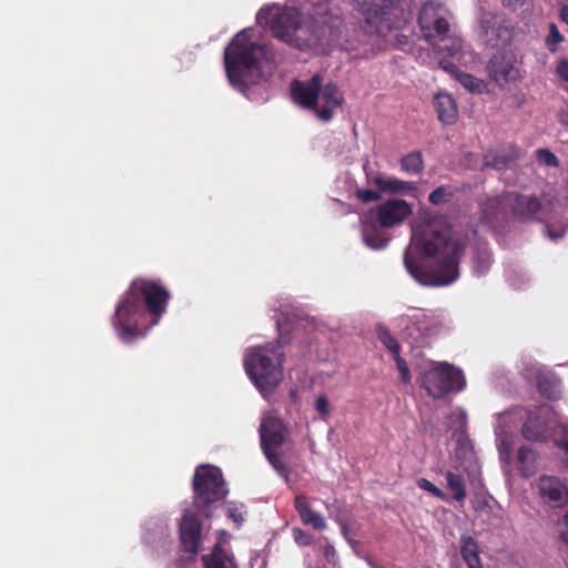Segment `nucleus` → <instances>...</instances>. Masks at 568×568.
<instances>
[{"label":"nucleus","mask_w":568,"mask_h":568,"mask_svg":"<svg viewBox=\"0 0 568 568\" xmlns=\"http://www.w3.org/2000/svg\"><path fill=\"white\" fill-rule=\"evenodd\" d=\"M315 409L318 412L322 418L326 419L329 414V403L325 395H320L315 400Z\"/></svg>","instance_id":"obj_40"},{"label":"nucleus","mask_w":568,"mask_h":568,"mask_svg":"<svg viewBox=\"0 0 568 568\" xmlns=\"http://www.w3.org/2000/svg\"><path fill=\"white\" fill-rule=\"evenodd\" d=\"M417 486L420 489L439 498L440 500H444V501L448 500V495L426 478H419L417 480Z\"/></svg>","instance_id":"obj_36"},{"label":"nucleus","mask_w":568,"mask_h":568,"mask_svg":"<svg viewBox=\"0 0 568 568\" xmlns=\"http://www.w3.org/2000/svg\"><path fill=\"white\" fill-rule=\"evenodd\" d=\"M402 169L410 174L419 173L423 169V160L419 153H410L403 158Z\"/></svg>","instance_id":"obj_32"},{"label":"nucleus","mask_w":568,"mask_h":568,"mask_svg":"<svg viewBox=\"0 0 568 568\" xmlns=\"http://www.w3.org/2000/svg\"><path fill=\"white\" fill-rule=\"evenodd\" d=\"M193 488L194 504L197 508L209 506L227 494L221 470L210 465L196 469Z\"/></svg>","instance_id":"obj_9"},{"label":"nucleus","mask_w":568,"mask_h":568,"mask_svg":"<svg viewBox=\"0 0 568 568\" xmlns=\"http://www.w3.org/2000/svg\"><path fill=\"white\" fill-rule=\"evenodd\" d=\"M566 566H567V568H568V559L566 560Z\"/></svg>","instance_id":"obj_52"},{"label":"nucleus","mask_w":568,"mask_h":568,"mask_svg":"<svg viewBox=\"0 0 568 568\" xmlns=\"http://www.w3.org/2000/svg\"><path fill=\"white\" fill-rule=\"evenodd\" d=\"M220 538L213 550L202 556L204 568H237V565L231 554L223 549V537L226 536L224 530L219 531Z\"/></svg>","instance_id":"obj_20"},{"label":"nucleus","mask_w":568,"mask_h":568,"mask_svg":"<svg viewBox=\"0 0 568 568\" xmlns=\"http://www.w3.org/2000/svg\"><path fill=\"white\" fill-rule=\"evenodd\" d=\"M412 209L404 200H389L376 207V217L381 226L393 227L400 224L409 214Z\"/></svg>","instance_id":"obj_17"},{"label":"nucleus","mask_w":568,"mask_h":568,"mask_svg":"<svg viewBox=\"0 0 568 568\" xmlns=\"http://www.w3.org/2000/svg\"><path fill=\"white\" fill-rule=\"evenodd\" d=\"M558 75L568 82V60H561L557 65Z\"/></svg>","instance_id":"obj_46"},{"label":"nucleus","mask_w":568,"mask_h":568,"mask_svg":"<svg viewBox=\"0 0 568 568\" xmlns=\"http://www.w3.org/2000/svg\"><path fill=\"white\" fill-rule=\"evenodd\" d=\"M261 444L268 462L281 471L283 464L272 450L284 444L287 432L283 423L272 416L264 415L260 426Z\"/></svg>","instance_id":"obj_11"},{"label":"nucleus","mask_w":568,"mask_h":568,"mask_svg":"<svg viewBox=\"0 0 568 568\" xmlns=\"http://www.w3.org/2000/svg\"><path fill=\"white\" fill-rule=\"evenodd\" d=\"M507 7H517L524 3V0H503Z\"/></svg>","instance_id":"obj_48"},{"label":"nucleus","mask_w":568,"mask_h":568,"mask_svg":"<svg viewBox=\"0 0 568 568\" xmlns=\"http://www.w3.org/2000/svg\"><path fill=\"white\" fill-rule=\"evenodd\" d=\"M226 514L230 519H232L236 526H241L244 521V506L243 504L231 503L227 505Z\"/></svg>","instance_id":"obj_38"},{"label":"nucleus","mask_w":568,"mask_h":568,"mask_svg":"<svg viewBox=\"0 0 568 568\" xmlns=\"http://www.w3.org/2000/svg\"><path fill=\"white\" fill-rule=\"evenodd\" d=\"M224 64L230 83L244 92L270 78L274 70V55L257 31L244 29L225 48Z\"/></svg>","instance_id":"obj_3"},{"label":"nucleus","mask_w":568,"mask_h":568,"mask_svg":"<svg viewBox=\"0 0 568 568\" xmlns=\"http://www.w3.org/2000/svg\"><path fill=\"white\" fill-rule=\"evenodd\" d=\"M517 463L524 477H531L538 469L537 453L530 447L523 446L517 452Z\"/></svg>","instance_id":"obj_26"},{"label":"nucleus","mask_w":568,"mask_h":568,"mask_svg":"<svg viewBox=\"0 0 568 568\" xmlns=\"http://www.w3.org/2000/svg\"><path fill=\"white\" fill-rule=\"evenodd\" d=\"M395 361L397 364V368L400 373V378H402L403 383H405V384L410 383V374H409V369H408L406 362L399 356V354L395 355Z\"/></svg>","instance_id":"obj_42"},{"label":"nucleus","mask_w":568,"mask_h":568,"mask_svg":"<svg viewBox=\"0 0 568 568\" xmlns=\"http://www.w3.org/2000/svg\"><path fill=\"white\" fill-rule=\"evenodd\" d=\"M261 26L270 27L273 34L301 51L326 53L343 33V19L326 3L312 11L305 7L266 4L256 14Z\"/></svg>","instance_id":"obj_1"},{"label":"nucleus","mask_w":568,"mask_h":568,"mask_svg":"<svg viewBox=\"0 0 568 568\" xmlns=\"http://www.w3.org/2000/svg\"><path fill=\"white\" fill-rule=\"evenodd\" d=\"M436 48L437 52L440 54H446L448 57L457 55L462 50V40L456 37H450L445 34V40H437L435 44H432Z\"/></svg>","instance_id":"obj_31"},{"label":"nucleus","mask_w":568,"mask_h":568,"mask_svg":"<svg viewBox=\"0 0 568 568\" xmlns=\"http://www.w3.org/2000/svg\"><path fill=\"white\" fill-rule=\"evenodd\" d=\"M180 536L185 551L195 555L201 549L206 535L202 532L197 518L186 511L180 524Z\"/></svg>","instance_id":"obj_16"},{"label":"nucleus","mask_w":568,"mask_h":568,"mask_svg":"<svg viewBox=\"0 0 568 568\" xmlns=\"http://www.w3.org/2000/svg\"><path fill=\"white\" fill-rule=\"evenodd\" d=\"M560 18L562 19L564 22L568 24V6L564 7L560 10Z\"/></svg>","instance_id":"obj_49"},{"label":"nucleus","mask_w":568,"mask_h":568,"mask_svg":"<svg viewBox=\"0 0 568 568\" xmlns=\"http://www.w3.org/2000/svg\"><path fill=\"white\" fill-rule=\"evenodd\" d=\"M564 41V37L559 32L555 23L549 24V32L545 39V43L550 52H556L558 45Z\"/></svg>","instance_id":"obj_34"},{"label":"nucleus","mask_w":568,"mask_h":568,"mask_svg":"<svg viewBox=\"0 0 568 568\" xmlns=\"http://www.w3.org/2000/svg\"><path fill=\"white\" fill-rule=\"evenodd\" d=\"M354 10L359 19V29L382 41L407 21L399 0H355Z\"/></svg>","instance_id":"obj_5"},{"label":"nucleus","mask_w":568,"mask_h":568,"mask_svg":"<svg viewBox=\"0 0 568 568\" xmlns=\"http://www.w3.org/2000/svg\"><path fill=\"white\" fill-rule=\"evenodd\" d=\"M420 384L429 396L442 398L449 392L462 390L465 378L460 369L447 363H438L423 373Z\"/></svg>","instance_id":"obj_8"},{"label":"nucleus","mask_w":568,"mask_h":568,"mask_svg":"<svg viewBox=\"0 0 568 568\" xmlns=\"http://www.w3.org/2000/svg\"><path fill=\"white\" fill-rule=\"evenodd\" d=\"M373 183L382 191L389 193H404L413 189L408 182L400 181L396 178L375 176Z\"/></svg>","instance_id":"obj_30"},{"label":"nucleus","mask_w":568,"mask_h":568,"mask_svg":"<svg viewBox=\"0 0 568 568\" xmlns=\"http://www.w3.org/2000/svg\"><path fill=\"white\" fill-rule=\"evenodd\" d=\"M516 57L513 52H499L489 62V75L500 87L519 79V69L516 65Z\"/></svg>","instance_id":"obj_15"},{"label":"nucleus","mask_w":568,"mask_h":568,"mask_svg":"<svg viewBox=\"0 0 568 568\" xmlns=\"http://www.w3.org/2000/svg\"><path fill=\"white\" fill-rule=\"evenodd\" d=\"M447 488L452 491L453 497L456 501L463 503L467 497L466 483L462 473L457 470L448 469L444 471Z\"/></svg>","instance_id":"obj_27"},{"label":"nucleus","mask_w":568,"mask_h":568,"mask_svg":"<svg viewBox=\"0 0 568 568\" xmlns=\"http://www.w3.org/2000/svg\"><path fill=\"white\" fill-rule=\"evenodd\" d=\"M374 214H366L363 220V241L364 243L374 250H379L386 246L388 239L386 236L384 227L374 223Z\"/></svg>","instance_id":"obj_21"},{"label":"nucleus","mask_w":568,"mask_h":568,"mask_svg":"<svg viewBox=\"0 0 568 568\" xmlns=\"http://www.w3.org/2000/svg\"><path fill=\"white\" fill-rule=\"evenodd\" d=\"M460 555L468 568H483L480 548L473 537L466 535L460 537Z\"/></svg>","instance_id":"obj_24"},{"label":"nucleus","mask_w":568,"mask_h":568,"mask_svg":"<svg viewBox=\"0 0 568 568\" xmlns=\"http://www.w3.org/2000/svg\"><path fill=\"white\" fill-rule=\"evenodd\" d=\"M506 199L507 195H504L501 197L488 199L481 204L484 220L487 223H491L494 219H497L499 215L504 213L506 209L509 207L507 205Z\"/></svg>","instance_id":"obj_28"},{"label":"nucleus","mask_w":568,"mask_h":568,"mask_svg":"<svg viewBox=\"0 0 568 568\" xmlns=\"http://www.w3.org/2000/svg\"><path fill=\"white\" fill-rule=\"evenodd\" d=\"M538 389L539 392L549 399H556L559 396V383L557 381H538Z\"/></svg>","instance_id":"obj_33"},{"label":"nucleus","mask_w":568,"mask_h":568,"mask_svg":"<svg viewBox=\"0 0 568 568\" xmlns=\"http://www.w3.org/2000/svg\"><path fill=\"white\" fill-rule=\"evenodd\" d=\"M293 537H294V540L300 545L306 546V545L311 544L310 536L300 528L293 529Z\"/></svg>","instance_id":"obj_44"},{"label":"nucleus","mask_w":568,"mask_h":568,"mask_svg":"<svg viewBox=\"0 0 568 568\" xmlns=\"http://www.w3.org/2000/svg\"><path fill=\"white\" fill-rule=\"evenodd\" d=\"M449 11L440 3L427 2L423 6L418 22L423 37L429 44L445 40V34L449 32Z\"/></svg>","instance_id":"obj_10"},{"label":"nucleus","mask_w":568,"mask_h":568,"mask_svg":"<svg viewBox=\"0 0 568 568\" xmlns=\"http://www.w3.org/2000/svg\"><path fill=\"white\" fill-rule=\"evenodd\" d=\"M540 497L551 507H561L568 501V489L556 477L541 476L538 480Z\"/></svg>","instance_id":"obj_18"},{"label":"nucleus","mask_w":568,"mask_h":568,"mask_svg":"<svg viewBox=\"0 0 568 568\" xmlns=\"http://www.w3.org/2000/svg\"><path fill=\"white\" fill-rule=\"evenodd\" d=\"M559 527L560 539L568 546V513L560 520Z\"/></svg>","instance_id":"obj_45"},{"label":"nucleus","mask_w":568,"mask_h":568,"mask_svg":"<svg viewBox=\"0 0 568 568\" xmlns=\"http://www.w3.org/2000/svg\"><path fill=\"white\" fill-rule=\"evenodd\" d=\"M507 205L520 220L544 219L548 216L547 206L551 205L549 199L542 201L532 195L507 194Z\"/></svg>","instance_id":"obj_13"},{"label":"nucleus","mask_w":568,"mask_h":568,"mask_svg":"<svg viewBox=\"0 0 568 568\" xmlns=\"http://www.w3.org/2000/svg\"><path fill=\"white\" fill-rule=\"evenodd\" d=\"M490 265V256L488 253H483L477 256L475 261V270L478 274H484Z\"/></svg>","instance_id":"obj_41"},{"label":"nucleus","mask_w":568,"mask_h":568,"mask_svg":"<svg viewBox=\"0 0 568 568\" xmlns=\"http://www.w3.org/2000/svg\"><path fill=\"white\" fill-rule=\"evenodd\" d=\"M435 108L442 122L452 124L456 121L458 114L457 104L450 94L445 92L437 93L435 97Z\"/></svg>","instance_id":"obj_23"},{"label":"nucleus","mask_w":568,"mask_h":568,"mask_svg":"<svg viewBox=\"0 0 568 568\" xmlns=\"http://www.w3.org/2000/svg\"><path fill=\"white\" fill-rule=\"evenodd\" d=\"M291 92L296 104L304 109H313L322 121H329L344 102L341 90L333 83L322 87V78L318 74L307 81H293Z\"/></svg>","instance_id":"obj_7"},{"label":"nucleus","mask_w":568,"mask_h":568,"mask_svg":"<svg viewBox=\"0 0 568 568\" xmlns=\"http://www.w3.org/2000/svg\"><path fill=\"white\" fill-rule=\"evenodd\" d=\"M410 320L424 334H435L447 323V316L442 311L417 310L410 315Z\"/></svg>","instance_id":"obj_19"},{"label":"nucleus","mask_w":568,"mask_h":568,"mask_svg":"<svg viewBox=\"0 0 568 568\" xmlns=\"http://www.w3.org/2000/svg\"><path fill=\"white\" fill-rule=\"evenodd\" d=\"M559 121L565 124V125H568V100H567V103H566V108L562 109L559 113Z\"/></svg>","instance_id":"obj_47"},{"label":"nucleus","mask_w":568,"mask_h":568,"mask_svg":"<svg viewBox=\"0 0 568 568\" xmlns=\"http://www.w3.org/2000/svg\"><path fill=\"white\" fill-rule=\"evenodd\" d=\"M334 554V548L328 546L325 548V555L328 557L329 555Z\"/></svg>","instance_id":"obj_50"},{"label":"nucleus","mask_w":568,"mask_h":568,"mask_svg":"<svg viewBox=\"0 0 568 568\" xmlns=\"http://www.w3.org/2000/svg\"><path fill=\"white\" fill-rule=\"evenodd\" d=\"M453 192L446 186H439L429 194V202L433 204H444L450 201Z\"/></svg>","instance_id":"obj_37"},{"label":"nucleus","mask_w":568,"mask_h":568,"mask_svg":"<svg viewBox=\"0 0 568 568\" xmlns=\"http://www.w3.org/2000/svg\"><path fill=\"white\" fill-rule=\"evenodd\" d=\"M283 353L277 342L250 347L244 356L247 376L263 397H267L283 379Z\"/></svg>","instance_id":"obj_6"},{"label":"nucleus","mask_w":568,"mask_h":568,"mask_svg":"<svg viewBox=\"0 0 568 568\" xmlns=\"http://www.w3.org/2000/svg\"><path fill=\"white\" fill-rule=\"evenodd\" d=\"M169 300L168 291L160 284L148 280H135L119 302L112 320L118 336L123 342H132L144 335L142 317L144 303L148 313L152 316L150 326L156 325L165 313Z\"/></svg>","instance_id":"obj_4"},{"label":"nucleus","mask_w":568,"mask_h":568,"mask_svg":"<svg viewBox=\"0 0 568 568\" xmlns=\"http://www.w3.org/2000/svg\"><path fill=\"white\" fill-rule=\"evenodd\" d=\"M517 159V152L511 151L506 153L504 150L496 153H488L484 158V164L486 166L494 168L496 170H503L510 166Z\"/></svg>","instance_id":"obj_29"},{"label":"nucleus","mask_w":568,"mask_h":568,"mask_svg":"<svg viewBox=\"0 0 568 568\" xmlns=\"http://www.w3.org/2000/svg\"><path fill=\"white\" fill-rule=\"evenodd\" d=\"M357 197L364 202H373L379 199V194L373 190H358L357 191Z\"/></svg>","instance_id":"obj_43"},{"label":"nucleus","mask_w":568,"mask_h":568,"mask_svg":"<svg viewBox=\"0 0 568 568\" xmlns=\"http://www.w3.org/2000/svg\"><path fill=\"white\" fill-rule=\"evenodd\" d=\"M523 417L521 409H513L499 414L498 425L496 426L495 434L497 437V448L499 458L506 465L511 462V452L514 446V433L516 422Z\"/></svg>","instance_id":"obj_12"},{"label":"nucleus","mask_w":568,"mask_h":568,"mask_svg":"<svg viewBox=\"0 0 568 568\" xmlns=\"http://www.w3.org/2000/svg\"><path fill=\"white\" fill-rule=\"evenodd\" d=\"M377 334L382 343L395 355L399 354V344L385 327H378Z\"/></svg>","instance_id":"obj_35"},{"label":"nucleus","mask_w":568,"mask_h":568,"mask_svg":"<svg viewBox=\"0 0 568 568\" xmlns=\"http://www.w3.org/2000/svg\"><path fill=\"white\" fill-rule=\"evenodd\" d=\"M510 33L506 20L500 14L483 13L479 24V38L488 47L497 48L509 40Z\"/></svg>","instance_id":"obj_14"},{"label":"nucleus","mask_w":568,"mask_h":568,"mask_svg":"<svg viewBox=\"0 0 568 568\" xmlns=\"http://www.w3.org/2000/svg\"><path fill=\"white\" fill-rule=\"evenodd\" d=\"M465 242L452 233L443 219L413 229L412 243L404 254L410 276L427 286H444L459 276L458 261Z\"/></svg>","instance_id":"obj_2"},{"label":"nucleus","mask_w":568,"mask_h":568,"mask_svg":"<svg viewBox=\"0 0 568 568\" xmlns=\"http://www.w3.org/2000/svg\"><path fill=\"white\" fill-rule=\"evenodd\" d=\"M294 505L304 525H310L316 530H324L326 528L327 525L324 517L311 509L304 495H297Z\"/></svg>","instance_id":"obj_22"},{"label":"nucleus","mask_w":568,"mask_h":568,"mask_svg":"<svg viewBox=\"0 0 568 568\" xmlns=\"http://www.w3.org/2000/svg\"><path fill=\"white\" fill-rule=\"evenodd\" d=\"M165 532V527L164 526H161L160 527V534L163 535Z\"/></svg>","instance_id":"obj_51"},{"label":"nucleus","mask_w":568,"mask_h":568,"mask_svg":"<svg viewBox=\"0 0 568 568\" xmlns=\"http://www.w3.org/2000/svg\"><path fill=\"white\" fill-rule=\"evenodd\" d=\"M440 65L445 70L452 71L455 79L470 93H483L486 89V84L483 80L475 78L474 75L457 70L453 64H446L440 61Z\"/></svg>","instance_id":"obj_25"},{"label":"nucleus","mask_w":568,"mask_h":568,"mask_svg":"<svg viewBox=\"0 0 568 568\" xmlns=\"http://www.w3.org/2000/svg\"><path fill=\"white\" fill-rule=\"evenodd\" d=\"M537 161L545 166H558L559 162L557 156L547 149H539L536 151Z\"/></svg>","instance_id":"obj_39"}]
</instances>
